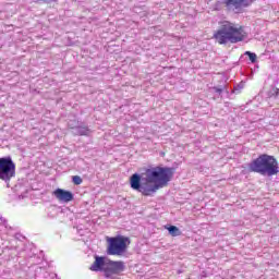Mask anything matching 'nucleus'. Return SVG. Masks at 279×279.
<instances>
[{
	"label": "nucleus",
	"mask_w": 279,
	"mask_h": 279,
	"mask_svg": "<svg viewBox=\"0 0 279 279\" xmlns=\"http://www.w3.org/2000/svg\"><path fill=\"white\" fill-rule=\"evenodd\" d=\"M5 230H12V227L8 226V221L0 216V232H5Z\"/></svg>",
	"instance_id": "11"
},
{
	"label": "nucleus",
	"mask_w": 279,
	"mask_h": 279,
	"mask_svg": "<svg viewBox=\"0 0 279 279\" xmlns=\"http://www.w3.org/2000/svg\"><path fill=\"white\" fill-rule=\"evenodd\" d=\"M222 3L228 10H241V8L252 5L254 0H222Z\"/></svg>",
	"instance_id": "7"
},
{
	"label": "nucleus",
	"mask_w": 279,
	"mask_h": 279,
	"mask_svg": "<svg viewBox=\"0 0 279 279\" xmlns=\"http://www.w3.org/2000/svg\"><path fill=\"white\" fill-rule=\"evenodd\" d=\"M90 271H102L105 278L116 279L119 275L125 271L124 262H114L108 257L95 256V262L89 267Z\"/></svg>",
	"instance_id": "3"
},
{
	"label": "nucleus",
	"mask_w": 279,
	"mask_h": 279,
	"mask_svg": "<svg viewBox=\"0 0 279 279\" xmlns=\"http://www.w3.org/2000/svg\"><path fill=\"white\" fill-rule=\"evenodd\" d=\"M52 195L61 202L62 204H69V202H73V194L70 191L57 189L52 192Z\"/></svg>",
	"instance_id": "8"
},
{
	"label": "nucleus",
	"mask_w": 279,
	"mask_h": 279,
	"mask_svg": "<svg viewBox=\"0 0 279 279\" xmlns=\"http://www.w3.org/2000/svg\"><path fill=\"white\" fill-rule=\"evenodd\" d=\"M278 95H279V89L277 87H272L269 93H268V97L271 99H278Z\"/></svg>",
	"instance_id": "13"
},
{
	"label": "nucleus",
	"mask_w": 279,
	"mask_h": 279,
	"mask_svg": "<svg viewBox=\"0 0 279 279\" xmlns=\"http://www.w3.org/2000/svg\"><path fill=\"white\" fill-rule=\"evenodd\" d=\"M165 228H166V230H168L170 236H181L182 235V231L180 230V228H178L175 226H166Z\"/></svg>",
	"instance_id": "10"
},
{
	"label": "nucleus",
	"mask_w": 279,
	"mask_h": 279,
	"mask_svg": "<svg viewBox=\"0 0 279 279\" xmlns=\"http://www.w3.org/2000/svg\"><path fill=\"white\" fill-rule=\"evenodd\" d=\"M16 178V165L12 157L0 158V180L5 183L7 189H10V181Z\"/></svg>",
	"instance_id": "6"
},
{
	"label": "nucleus",
	"mask_w": 279,
	"mask_h": 279,
	"mask_svg": "<svg viewBox=\"0 0 279 279\" xmlns=\"http://www.w3.org/2000/svg\"><path fill=\"white\" fill-rule=\"evenodd\" d=\"M40 274H44V278H47L48 274H47V269L43 268V267H37L35 269V276H39Z\"/></svg>",
	"instance_id": "14"
},
{
	"label": "nucleus",
	"mask_w": 279,
	"mask_h": 279,
	"mask_svg": "<svg viewBox=\"0 0 279 279\" xmlns=\"http://www.w3.org/2000/svg\"><path fill=\"white\" fill-rule=\"evenodd\" d=\"M248 169L253 173H259V175H267L268 178L279 173L278 160L267 154L259 155L248 165Z\"/></svg>",
	"instance_id": "4"
},
{
	"label": "nucleus",
	"mask_w": 279,
	"mask_h": 279,
	"mask_svg": "<svg viewBox=\"0 0 279 279\" xmlns=\"http://www.w3.org/2000/svg\"><path fill=\"white\" fill-rule=\"evenodd\" d=\"M244 56L248 57V60L252 62V64H256V60H257V56L256 53L252 52V51H245Z\"/></svg>",
	"instance_id": "12"
},
{
	"label": "nucleus",
	"mask_w": 279,
	"mask_h": 279,
	"mask_svg": "<svg viewBox=\"0 0 279 279\" xmlns=\"http://www.w3.org/2000/svg\"><path fill=\"white\" fill-rule=\"evenodd\" d=\"M244 86L245 85L243 83L235 85L232 93H234L235 95H239V93H241V90H243Z\"/></svg>",
	"instance_id": "15"
},
{
	"label": "nucleus",
	"mask_w": 279,
	"mask_h": 279,
	"mask_svg": "<svg viewBox=\"0 0 279 279\" xmlns=\"http://www.w3.org/2000/svg\"><path fill=\"white\" fill-rule=\"evenodd\" d=\"M72 182H73V184H75L76 186H80V184H82V182H83L82 177H80V175H74V177H72Z\"/></svg>",
	"instance_id": "16"
},
{
	"label": "nucleus",
	"mask_w": 279,
	"mask_h": 279,
	"mask_svg": "<svg viewBox=\"0 0 279 279\" xmlns=\"http://www.w3.org/2000/svg\"><path fill=\"white\" fill-rule=\"evenodd\" d=\"M214 38L218 45H236L247 38V33L243 29V26H239L230 21L220 22L219 28L214 33Z\"/></svg>",
	"instance_id": "2"
},
{
	"label": "nucleus",
	"mask_w": 279,
	"mask_h": 279,
	"mask_svg": "<svg viewBox=\"0 0 279 279\" xmlns=\"http://www.w3.org/2000/svg\"><path fill=\"white\" fill-rule=\"evenodd\" d=\"M90 131L85 126H76L72 129V134H78L80 136H88Z\"/></svg>",
	"instance_id": "9"
},
{
	"label": "nucleus",
	"mask_w": 279,
	"mask_h": 279,
	"mask_svg": "<svg viewBox=\"0 0 279 279\" xmlns=\"http://www.w3.org/2000/svg\"><path fill=\"white\" fill-rule=\"evenodd\" d=\"M107 243L108 256H123V254L128 252V245H130V238L123 235L107 238Z\"/></svg>",
	"instance_id": "5"
},
{
	"label": "nucleus",
	"mask_w": 279,
	"mask_h": 279,
	"mask_svg": "<svg viewBox=\"0 0 279 279\" xmlns=\"http://www.w3.org/2000/svg\"><path fill=\"white\" fill-rule=\"evenodd\" d=\"M214 90H215V93H218V95H221V93H223V89H221L219 87H215Z\"/></svg>",
	"instance_id": "17"
},
{
	"label": "nucleus",
	"mask_w": 279,
	"mask_h": 279,
	"mask_svg": "<svg viewBox=\"0 0 279 279\" xmlns=\"http://www.w3.org/2000/svg\"><path fill=\"white\" fill-rule=\"evenodd\" d=\"M175 170L169 167L148 168L142 174L134 173L130 178L131 189L142 193L145 197H151L158 190L165 189Z\"/></svg>",
	"instance_id": "1"
},
{
	"label": "nucleus",
	"mask_w": 279,
	"mask_h": 279,
	"mask_svg": "<svg viewBox=\"0 0 279 279\" xmlns=\"http://www.w3.org/2000/svg\"><path fill=\"white\" fill-rule=\"evenodd\" d=\"M20 199H25V194L20 195Z\"/></svg>",
	"instance_id": "18"
}]
</instances>
